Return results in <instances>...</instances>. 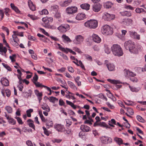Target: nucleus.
<instances>
[{
	"label": "nucleus",
	"instance_id": "f257e3e1",
	"mask_svg": "<svg viewBox=\"0 0 146 146\" xmlns=\"http://www.w3.org/2000/svg\"><path fill=\"white\" fill-rule=\"evenodd\" d=\"M124 46L126 50H129L132 53L135 54L138 53V50L135 47L134 42L131 40L125 41L124 43Z\"/></svg>",
	"mask_w": 146,
	"mask_h": 146
},
{
	"label": "nucleus",
	"instance_id": "f03ea898",
	"mask_svg": "<svg viewBox=\"0 0 146 146\" xmlns=\"http://www.w3.org/2000/svg\"><path fill=\"white\" fill-rule=\"evenodd\" d=\"M111 50L113 54L116 56H121L123 53L120 46L117 44H114L111 47Z\"/></svg>",
	"mask_w": 146,
	"mask_h": 146
},
{
	"label": "nucleus",
	"instance_id": "7ed1b4c3",
	"mask_svg": "<svg viewBox=\"0 0 146 146\" xmlns=\"http://www.w3.org/2000/svg\"><path fill=\"white\" fill-rule=\"evenodd\" d=\"M84 25L86 27L94 29L97 27L98 22L96 20H90L85 22Z\"/></svg>",
	"mask_w": 146,
	"mask_h": 146
},
{
	"label": "nucleus",
	"instance_id": "20e7f679",
	"mask_svg": "<svg viewBox=\"0 0 146 146\" xmlns=\"http://www.w3.org/2000/svg\"><path fill=\"white\" fill-rule=\"evenodd\" d=\"M102 33L106 35H112L113 33V29L110 26L106 25L104 26L101 29Z\"/></svg>",
	"mask_w": 146,
	"mask_h": 146
},
{
	"label": "nucleus",
	"instance_id": "39448f33",
	"mask_svg": "<svg viewBox=\"0 0 146 146\" xmlns=\"http://www.w3.org/2000/svg\"><path fill=\"white\" fill-rule=\"evenodd\" d=\"M57 29L61 32L65 33L70 29V26L67 24L61 25L58 27Z\"/></svg>",
	"mask_w": 146,
	"mask_h": 146
},
{
	"label": "nucleus",
	"instance_id": "423d86ee",
	"mask_svg": "<svg viewBox=\"0 0 146 146\" xmlns=\"http://www.w3.org/2000/svg\"><path fill=\"white\" fill-rule=\"evenodd\" d=\"M100 140L101 143L104 144L110 143L112 142V141L111 138L105 136L101 137Z\"/></svg>",
	"mask_w": 146,
	"mask_h": 146
},
{
	"label": "nucleus",
	"instance_id": "0eeeda50",
	"mask_svg": "<svg viewBox=\"0 0 146 146\" xmlns=\"http://www.w3.org/2000/svg\"><path fill=\"white\" fill-rule=\"evenodd\" d=\"M77 11V8L76 7H69L66 9V13L69 15H73Z\"/></svg>",
	"mask_w": 146,
	"mask_h": 146
},
{
	"label": "nucleus",
	"instance_id": "6e6552de",
	"mask_svg": "<svg viewBox=\"0 0 146 146\" xmlns=\"http://www.w3.org/2000/svg\"><path fill=\"white\" fill-rule=\"evenodd\" d=\"M103 17L105 20L110 21L114 18L115 16L113 14H110L107 13L105 12L104 14Z\"/></svg>",
	"mask_w": 146,
	"mask_h": 146
},
{
	"label": "nucleus",
	"instance_id": "1a4fd4ad",
	"mask_svg": "<svg viewBox=\"0 0 146 146\" xmlns=\"http://www.w3.org/2000/svg\"><path fill=\"white\" fill-rule=\"evenodd\" d=\"M104 64L106 65L108 70L109 71H112L114 70L115 68L114 65L113 64L109 63L108 60H105Z\"/></svg>",
	"mask_w": 146,
	"mask_h": 146
},
{
	"label": "nucleus",
	"instance_id": "9d476101",
	"mask_svg": "<svg viewBox=\"0 0 146 146\" xmlns=\"http://www.w3.org/2000/svg\"><path fill=\"white\" fill-rule=\"evenodd\" d=\"M54 128L59 132H63L65 130V128L64 126L61 124H55L54 126Z\"/></svg>",
	"mask_w": 146,
	"mask_h": 146
},
{
	"label": "nucleus",
	"instance_id": "9b49d317",
	"mask_svg": "<svg viewBox=\"0 0 146 146\" xmlns=\"http://www.w3.org/2000/svg\"><path fill=\"white\" fill-rule=\"evenodd\" d=\"M102 7V5L100 3H96L93 5L92 9L94 12H98L100 11Z\"/></svg>",
	"mask_w": 146,
	"mask_h": 146
},
{
	"label": "nucleus",
	"instance_id": "f8f14e48",
	"mask_svg": "<svg viewBox=\"0 0 146 146\" xmlns=\"http://www.w3.org/2000/svg\"><path fill=\"white\" fill-rule=\"evenodd\" d=\"M130 36L132 38L139 40L140 39V35L135 31H130L129 32Z\"/></svg>",
	"mask_w": 146,
	"mask_h": 146
},
{
	"label": "nucleus",
	"instance_id": "ddd939ff",
	"mask_svg": "<svg viewBox=\"0 0 146 146\" xmlns=\"http://www.w3.org/2000/svg\"><path fill=\"white\" fill-rule=\"evenodd\" d=\"M80 129L83 132H89L91 131L90 128L87 125H82L80 126Z\"/></svg>",
	"mask_w": 146,
	"mask_h": 146
},
{
	"label": "nucleus",
	"instance_id": "4468645a",
	"mask_svg": "<svg viewBox=\"0 0 146 146\" xmlns=\"http://www.w3.org/2000/svg\"><path fill=\"white\" fill-rule=\"evenodd\" d=\"M75 43L76 44H79L82 43L84 40V38L80 35H78L76 36Z\"/></svg>",
	"mask_w": 146,
	"mask_h": 146
},
{
	"label": "nucleus",
	"instance_id": "2eb2a0df",
	"mask_svg": "<svg viewBox=\"0 0 146 146\" xmlns=\"http://www.w3.org/2000/svg\"><path fill=\"white\" fill-rule=\"evenodd\" d=\"M92 36V39L95 42L97 43H100L101 42V38L98 35L93 34Z\"/></svg>",
	"mask_w": 146,
	"mask_h": 146
},
{
	"label": "nucleus",
	"instance_id": "dca6fc26",
	"mask_svg": "<svg viewBox=\"0 0 146 146\" xmlns=\"http://www.w3.org/2000/svg\"><path fill=\"white\" fill-rule=\"evenodd\" d=\"M86 16L84 13H79L77 15L76 19L77 20L80 21L86 18Z\"/></svg>",
	"mask_w": 146,
	"mask_h": 146
},
{
	"label": "nucleus",
	"instance_id": "f3484780",
	"mask_svg": "<svg viewBox=\"0 0 146 146\" xmlns=\"http://www.w3.org/2000/svg\"><path fill=\"white\" fill-rule=\"evenodd\" d=\"M33 83L37 87H43L44 88H46L47 90H50V88L45 86L42 85V84H40L38 82H33Z\"/></svg>",
	"mask_w": 146,
	"mask_h": 146
},
{
	"label": "nucleus",
	"instance_id": "a211bd4d",
	"mask_svg": "<svg viewBox=\"0 0 146 146\" xmlns=\"http://www.w3.org/2000/svg\"><path fill=\"white\" fill-rule=\"evenodd\" d=\"M35 94L37 96L39 102H40L42 100V93L40 92L37 90H35Z\"/></svg>",
	"mask_w": 146,
	"mask_h": 146
},
{
	"label": "nucleus",
	"instance_id": "6ab92c4d",
	"mask_svg": "<svg viewBox=\"0 0 146 146\" xmlns=\"http://www.w3.org/2000/svg\"><path fill=\"white\" fill-rule=\"evenodd\" d=\"M1 81L2 85L5 86H7L9 85V81L5 78H2Z\"/></svg>",
	"mask_w": 146,
	"mask_h": 146
},
{
	"label": "nucleus",
	"instance_id": "aec40b11",
	"mask_svg": "<svg viewBox=\"0 0 146 146\" xmlns=\"http://www.w3.org/2000/svg\"><path fill=\"white\" fill-rule=\"evenodd\" d=\"M17 32V31H13V34L12 35V38H11L10 40L19 42V40L16 36Z\"/></svg>",
	"mask_w": 146,
	"mask_h": 146
},
{
	"label": "nucleus",
	"instance_id": "412c9836",
	"mask_svg": "<svg viewBox=\"0 0 146 146\" xmlns=\"http://www.w3.org/2000/svg\"><path fill=\"white\" fill-rule=\"evenodd\" d=\"M114 141L119 145L123 144V140L120 138L115 137L114 139Z\"/></svg>",
	"mask_w": 146,
	"mask_h": 146
},
{
	"label": "nucleus",
	"instance_id": "4be33fe9",
	"mask_svg": "<svg viewBox=\"0 0 146 146\" xmlns=\"http://www.w3.org/2000/svg\"><path fill=\"white\" fill-rule=\"evenodd\" d=\"M80 6L82 9L88 10L90 9V5L89 4L85 3L81 4Z\"/></svg>",
	"mask_w": 146,
	"mask_h": 146
},
{
	"label": "nucleus",
	"instance_id": "5701e85b",
	"mask_svg": "<svg viewBox=\"0 0 146 146\" xmlns=\"http://www.w3.org/2000/svg\"><path fill=\"white\" fill-rule=\"evenodd\" d=\"M27 121L28 122V124L29 127L35 130V127L33 121L31 119H29L27 120Z\"/></svg>",
	"mask_w": 146,
	"mask_h": 146
},
{
	"label": "nucleus",
	"instance_id": "b1692460",
	"mask_svg": "<svg viewBox=\"0 0 146 146\" xmlns=\"http://www.w3.org/2000/svg\"><path fill=\"white\" fill-rule=\"evenodd\" d=\"M28 4L31 10L32 11H34L35 10V7L31 0L28 1Z\"/></svg>",
	"mask_w": 146,
	"mask_h": 146
},
{
	"label": "nucleus",
	"instance_id": "393cba45",
	"mask_svg": "<svg viewBox=\"0 0 146 146\" xmlns=\"http://www.w3.org/2000/svg\"><path fill=\"white\" fill-rule=\"evenodd\" d=\"M113 5V4L110 1H107L104 4V6L106 9L111 8Z\"/></svg>",
	"mask_w": 146,
	"mask_h": 146
},
{
	"label": "nucleus",
	"instance_id": "a878e982",
	"mask_svg": "<svg viewBox=\"0 0 146 146\" xmlns=\"http://www.w3.org/2000/svg\"><path fill=\"white\" fill-rule=\"evenodd\" d=\"M67 83L68 86L74 90H77V88L72 82L70 81H68Z\"/></svg>",
	"mask_w": 146,
	"mask_h": 146
},
{
	"label": "nucleus",
	"instance_id": "bb28decb",
	"mask_svg": "<svg viewBox=\"0 0 146 146\" xmlns=\"http://www.w3.org/2000/svg\"><path fill=\"white\" fill-rule=\"evenodd\" d=\"M7 51V49L5 47H3L2 48L0 49V54L2 55H4L5 56H6V53Z\"/></svg>",
	"mask_w": 146,
	"mask_h": 146
},
{
	"label": "nucleus",
	"instance_id": "cd10ccee",
	"mask_svg": "<svg viewBox=\"0 0 146 146\" xmlns=\"http://www.w3.org/2000/svg\"><path fill=\"white\" fill-rule=\"evenodd\" d=\"M42 108L43 110L46 111H47L49 112L50 111V109L49 107L46 104H44L42 105Z\"/></svg>",
	"mask_w": 146,
	"mask_h": 146
},
{
	"label": "nucleus",
	"instance_id": "c85d7f7f",
	"mask_svg": "<svg viewBox=\"0 0 146 146\" xmlns=\"http://www.w3.org/2000/svg\"><path fill=\"white\" fill-rule=\"evenodd\" d=\"M31 90H29V93L27 92H23L22 96L25 98H27L29 96L31 95Z\"/></svg>",
	"mask_w": 146,
	"mask_h": 146
},
{
	"label": "nucleus",
	"instance_id": "c756f323",
	"mask_svg": "<svg viewBox=\"0 0 146 146\" xmlns=\"http://www.w3.org/2000/svg\"><path fill=\"white\" fill-rule=\"evenodd\" d=\"M9 123L12 125H15L16 124V121L12 118L8 117H7Z\"/></svg>",
	"mask_w": 146,
	"mask_h": 146
},
{
	"label": "nucleus",
	"instance_id": "7c9ffc66",
	"mask_svg": "<svg viewBox=\"0 0 146 146\" xmlns=\"http://www.w3.org/2000/svg\"><path fill=\"white\" fill-rule=\"evenodd\" d=\"M57 44L58 46V48L59 50L64 52L66 54L68 53L67 51H66L67 50V48H65L64 47H62V46L59 43H57Z\"/></svg>",
	"mask_w": 146,
	"mask_h": 146
},
{
	"label": "nucleus",
	"instance_id": "2f4dec72",
	"mask_svg": "<svg viewBox=\"0 0 146 146\" xmlns=\"http://www.w3.org/2000/svg\"><path fill=\"white\" fill-rule=\"evenodd\" d=\"M121 15L123 16L130 17L131 16V12L125 11L121 13Z\"/></svg>",
	"mask_w": 146,
	"mask_h": 146
},
{
	"label": "nucleus",
	"instance_id": "473e14b6",
	"mask_svg": "<svg viewBox=\"0 0 146 146\" xmlns=\"http://www.w3.org/2000/svg\"><path fill=\"white\" fill-rule=\"evenodd\" d=\"M39 114L40 115V117L42 121L46 122L47 120L45 119L43 116L42 113V111H38Z\"/></svg>",
	"mask_w": 146,
	"mask_h": 146
},
{
	"label": "nucleus",
	"instance_id": "72a5a7b5",
	"mask_svg": "<svg viewBox=\"0 0 146 146\" xmlns=\"http://www.w3.org/2000/svg\"><path fill=\"white\" fill-rule=\"evenodd\" d=\"M125 109L127 110V111L130 115H133V111L131 108L129 107H125Z\"/></svg>",
	"mask_w": 146,
	"mask_h": 146
},
{
	"label": "nucleus",
	"instance_id": "f704fd0d",
	"mask_svg": "<svg viewBox=\"0 0 146 146\" xmlns=\"http://www.w3.org/2000/svg\"><path fill=\"white\" fill-rule=\"evenodd\" d=\"M42 21L44 23V25H43L44 27H45V26L46 25H49V22L48 21L47 17L43 18H42Z\"/></svg>",
	"mask_w": 146,
	"mask_h": 146
},
{
	"label": "nucleus",
	"instance_id": "c9c22d12",
	"mask_svg": "<svg viewBox=\"0 0 146 146\" xmlns=\"http://www.w3.org/2000/svg\"><path fill=\"white\" fill-rule=\"evenodd\" d=\"M129 87L130 89L131 90L132 92H137L140 90V88H135L133 87H131L129 86Z\"/></svg>",
	"mask_w": 146,
	"mask_h": 146
},
{
	"label": "nucleus",
	"instance_id": "e433bc0d",
	"mask_svg": "<svg viewBox=\"0 0 146 146\" xmlns=\"http://www.w3.org/2000/svg\"><path fill=\"white\" fill-rule=\"evenodd\" d=\"M62 37L63 39V40L69 42H70L72 41V40L68 37L66 36L65 35H63Z\"/></svg>",
	"mask_w": 146,
	"mask_h": 146
},
{
	"label": "nucleus",
	"instance_id": "4c0bfd02",
	"mask_svg": "<svg viewBox=\"0 0 146 146\" xmlns=\"http://www.w3.org/2000/svg\"><path fill=\"white\" fill-rule=\"evenodd\" d=\"M135 75L131 72L127 71L126 72V77H129L130 76L134 77Z\"/></svg>",
	"mask_w": 146,
	"mask_h": 146
},
{
	"label": "nucleus",
	"instance_id": "58836bf2",
	"mask_svg": "<svg viewBox=\"0 0 146 146\" xmlns=\"http://www.w3.org/2000/svg\"><path fill=\"white\" fill-rule=\"evenodd\" d=\"M45 27L48 29H51L54 30L56 29V27L55 25H47L45 26Z\"/></svg>",
	"mask_w": 146,
	"mask_h": 146
},
{
	"label": "nucleus",
	"instance_id": "ea45409f",
	"mask_svg": "<svg viewBox=\"0 0 146 146\" xmlns=\"http://www.w3.org/2000/svg\"><path fill=\"white\" fill-rule=\"evenodd\" d=\"M48 99L50 102L53 103H54L56 101H58V99L53 96L50 97Z\"/></svg>",
	"mask_w": 146,
	"mask_h": 146
},
{
	"label": "nucleus",
	"instance_id": "a19ab883",
	"mask_svg": "<svg viewBox=\"0 0 146 146\" xmlns=\"http://www.w3.org/2000/svg\"><path fill=\"white\" fill-rule=\"evenodd\" d=\"M9 41L10 43L13 46L15 47H17L18 46L19 42L10 40Z\"/></svg>",
	"mask_w": 146,
	"mask_h": 146
},
{
	"label": "nucleus",
	"instance_id": "79ce46f5",
	"mask_svg": "<svg viewBox=\"0 0 146 146\" xmlns=\"http://www.w3.org/2000/svg\"><path fill=\"white\" fill-rule=\"evenodd\" d=\"M135 11L137 13H145V11L142 8H137L135 10Z\"/></svg>",
	"mask_w": 146,
	"mask_h": 146
},
{
	"label": "nucleus",
	"instance_id": "37998d69",
	"mask_svg": "<svg viewBox=\"0 0 146 146\" xmlns=\"http://www.w3.org/2000/svg\"><path fill=\"white\" fill-rule=\"evenodd\" d=\"M33 111V109H29L26 111L27 115L28 117H30L31 116V113Z\"/></svg>",
	"mask_w": 146,
	"mask_h": 146
},
{
	"label": "nucleus",
	"instance_id": "c03bdc74",
	"mask_svg": "<svg viewBox=\"0 0 146 146\" xmlns=\"http://www.w3.org/2000/svg\"><path fill=\"white\" fill-rule=\"evenodd\" d=\"M5 109L9 113H11L12 112V109L11 107L10 106H6L5 107Z\"/></svg>",
	"mask_w": 146,
	"mask_h": 146
},
{
	"label": "nucleus",
	"instance_id": "a18cd8bd",
	"mask_svg": "<svg viewBox=\"0 0 146 146\" xmlns=\"http://www.w3.org/2000/svg\"><path fill=\"white\" fill-rule=\"evenodd\" d=\"M58 9V7L57 5H53L51 7V10L55 12L57 11Z\"/></svg>",
	"mask_w": 146,
	"mask_h": 146
},
{
	"label": "nucleus",
	"instance_id": "49530a36",
	"mask_svg": "<svg viewBox=\"0 0 146 146\" xmlns=\"http://www.w3.org/2000/svg\"><path fill=\"white\" fill-rule=\"evenodd\" d=\"M99 126L103 127H107L108 125L105 122L100 121L99 122Z\"/></svg>",
	"mask_w": 146,
	"mask_h": 146
},
{
	"label": "nucleus",
	"instance_id": "de8ad7c7",
	"mask_svg": "<svg viewBox=\"0 0 146 146\" xmlns=\"http://www.w3.org/2000/svg\"><path fill=\"white\" fill-rule=\"evenodd\" d=\"M79 79L80 77L79 76H77L74 79L75 82L77 83V85L78 86H80L81 85V82L79 81Z\"/></svg>",
	"mask_w": 146,
	"mask_h": 146
},
{
	"label": "nucleus",
	"instance_id": "09e8293b",
	"mask_svg": "<svg viewBox=\"0 0 146 146\" xmlns=\"http://www.w3.org/2000/svg\"><path fill=\"white\" fill-rule=\"evenodd\" d=\"M137 119L138 120L142 123H145V121L144 120L142 117L140 115H137L136 117Z\"/></svg>",
	"mask_w": 146,
	"mask_h": 146
},
{
	"label": "nucleus",
	"instance_id": "8fccbe9b",
	"mask_svg": "<svg viewBox=\"0 0 146 146\" xmlns=\"http://www.w3.org/2000/svg\"><path fill=\"white\" fill-rule=\"evenodd\" d=\"M26 143L28 146H36V145L34 143L33 144L31 141L30 140L27 141Z\"/></svg>",
	"mask_w": 146,
	"mask_h": 146
},
{
	"label": "nucleus",
	"instance_id": "3c124183",
	"mask_svg": "<svg viewBox=\"0 0 146 146\" xmlns=\"http://www.w3.org/2000/svg\"><path fill=\"white\" fill-rule=\"evenodd\" d=\"M41 15H47L48 13V11L46 9H43L40 13Z\"/></svg>",
	"mask_w": 146,
	"mask_h": 146
},
{
	"label": "nucleus",
	"instance_id": "603ef678",
	"mask_svg": "<svg viewBox=\"0 0 146 146\" xmlns=\"http://www.w3.org/2000/svg\"><path fill=\"white\" fill-rule=\"evenodd\" d=\"M2 64L4 66V67L7 69L9 71H11V67L8 65L5 64L4 63H2Z\"/></svg>",
	"mask_w": 146,
	"mask_h": 146
},
{
	"label": "nucleus",
	"instance_id": "864d4df0",
	"mask_svg": "<svg viewBox=\"0 0 146 146\" xmlns=\"http://www.w3.org/2000/svg\"><path fill=\"white\" fill-rule=\"evenodd\" d=\"M107 91L108 92H109V96H112V98H111V100L113 101H115L116 100V98L113 96L112 94H111V93L110 92V91L109 90H107Z\"/></svg>",
	"mask_w": 146,
	"mask_h": 146
},
{
	"label": "nucleus",
	"instance_id": "5fc2aeb1",
	"mask_svg": "<svg viewBox=\"0 0 146 146\" xmlns=\"http://www.w3.org/2000/svg\"><path fill=\"white\" fill-rule=\"evenodd\" d=\"M108 81L113 84H117L119 83L118 81L115 80H111L110 79H108Z\"/></svg>",
	"mask_w": 146,
	"mask_h": 146
},
{
	"label": "nucleus",
	"instance_id": "6e6d98bb",
	"mask_svg": "<svg viewBox=\"0 0 146 146\" xmlns=\"http://www.w3.org/2000/svg\"><path fill=\"white\" fill-rule=\"evenodd\" d=\"M15 118L17 119V122L19 124L22 125L23 123L20 117H15Z\"/></svg>",
	"mask_w": 146,
	"mask_h": 146
},
{
	"label": "nucleus",
	"instance_id": "4d7b16f0",
	"mask_svg": "<svg viewBox=\"0 0 146 146\" xmlns=\"http://www.w3.org/2000/svg\"><path fill=\"white\" fill-rule=\"evenodd\" d=\"M39 29L40 31H41L45 35L47 36H49V34L47 32H46L44 29L41 28H40Z\"/></svg>",
	"mask_w": 146,
	"mask_h": 146
},
{
	"label": "nucleus",
	"instance_id": "13d9d810",
	"mask_svg": "<svg viewBox=\"0 0 146 146\" xmlns=\"http://www.w3.org/2000/svg\"><path fill=\"white\" fill-rule=\"evenodd\" d=\"M16 57V55L15 54H13L12 56H10L9 58L11 60L12 62H13L15 61L14 58Z\"/></svg>",
	"mask_w": 146,
	"mask_h": 146
},
{
	"label": "nucleus",
	"instance_id": "bf43d9fd",
	"mask_svg": "<svg viewBox=\"0 0 146 146\" xmlns=\"http://www.w3.org/2000/svg\"><path fill=\"white\" fill-rule=\"evenodd\" d=\"M42 128L44 130V134L47 136H48L49 135V132L48 131L47 129L44 127H42Z\"/></svg>",
	"mask_w": 146,
	"mask_h": 146
},
{
	"label": "nucleus",
	"instance_id": "052dcab7",
	"mask_svg": "<svg viewBox=\"0 0 146 146\" xmlns=\"http://www.w3.org/2000/svg\"><path fill=\"white\" fill-rule=\"evenodd\" d=\"M5 92L6 95V96L9 97L10 96L11 94V92L10 90L8 89H6L5 90Z\"/></svg>",
	"mask_w": 146,
	"mask_h": 146
},
{
	"label": "nucleus",
	"instance_id": "680f3d73",
	"mask_svg": "<svg viewBox=\"0 0 146 146\" xmlns=\"http://www.w3.org/2000/svg\"><path fill=\"white\" fill-rule=\"evenodd\" d=\"M84 56L85 58L87 60H89L90 61H92V58L91 56L87 54H85Z\"/></svg>",
	"mask_w": 146,
	"mask_h": 146
},
{
	"label": "nucleus",
	"instance_id": "e2e57ef3",
	"mask_svg": "<svg viewBox=\"0 0 146 146\" xmlns=\"http://www.w3.org/2000/svg\"><path fill=\"white\" fill-rule=\"evenodd\" d=\"M46 125L47 126H48L50 127H52L53 126V123L52 121L50 120H48L46 122Z\"/></svg>",
	"mask_w": 146,
	"mask_h": 146
},
{
	"label": "nucleus",
	"instance_id": "0e129e2a",
	"mask_svg": "<svg viewBox=\"0 0 146 146\" xmlns=\"http://www.w3.org/2000/svg\"><path fill=\"white\" fill-rule=\"evenodd\" d=\"M28 16L33 20H36L38 19L37 17H36L33 15L28 14Z\"/></svg>",
	"mask_w": 146,
	"mask_h": 146
},
{
	"label": "nucleus",
	"instance_id": "69168bd1",
	"mask_svg": "<svg viewBox=\"0 0 146 146\" xmlns=\"http://www.w3.org/2000/svg\"><path fill=\"white\" fill-rule=\"evenodd\" d=\"M54 17L56 19H59L61 18V14L60 13H56L54 15Z\"/></svg>",
	"mask_w": 146,
	"mask_h": 146
},
{
	"label": "nucleus",
	"instance_id": "338daca9",
	"mask_svg": "<svg viewBox=\"0 0 146 146\" xmlns=\"http://www.w3.org/2000/svg\"><path fill=\"white\" fill-rule=\"evenodd\" d=\"M33 79L34 80L33 82H36L38 79V75L36 74V73H35V75L33 78Z\"/></svg>",
	"mask_w": 146,
	"mask_h": 146
},
{
	"label": "nucleus",
	"instance_id": "774afa93",
	"mask_svg": "<svg viewBox=\"0 0 146 146\" xmlns=\"http://www.w3.org/2000/svg\"><path fill=\"white\" fill-rule=\"evenodd\" d=\"M106 104L110 109H113L115 108L114 106L111 104L109 102H107L106 103Z\"/></svg>",
	"mask_w": 146,
	"mask_h": 146
}]
</instances>
